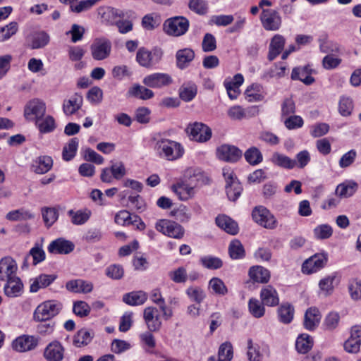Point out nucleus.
I'll return each instance as SVG.
<instances>
[{"label": "nucleus", "instance_id": "1", "mask_svg": "<svg viewBox=\"0 0 361 361\" xmlns=\"http://www.w3.org/2000/svg\"><path fill=\"white\" fill-rule=\"evenodd\" d=\"M189 173V177L186 175L184 177L178 179L174 183H173L170 189L173 192L177 198L183 202H186L190 199H192L196 195V188L197 186V180L194 179L195 173L191 174Z\"/></svg>", "mask_w": 361, "mask_h": 361}, {"label": "nucleus", "instance_id": "2", "mask_svg": "<svg viewBox=\"0 0 361 361\" xmlns=\"http://www.w3.org/2000/svg\"><path fill=\"white\" fill-rule=\"evenodd\" d=\"M156 150L160 158L168 161L179 159L185 153L182 144L167 138H161L157 140Z\"/></svg>", "mask_w": 361, "mask_h": 361}, {"label": "nucleus", "instance_id": "3", "mask_svg": "<svg viewBox=\"0 0 361 361\" xmlns=\"http://www.w3.org/2000/svg\"><path fill=\"white\" fill-rule=\"evenodd\" d=\"M62 309V304L55 300H49L40 303L35 310L33 319L37 322L51 321Z\"/></svg>", "mask_w": 361, "mask_h": 361}, {"label": "nucleus", "instance_id": "4", "mask_svg": "<svg viewBox=\"0 0 361 361\" xmlns=\"http://www.w3.org/2000/svg\"><path fill=\"white\" fill-rule=\"evenodd\" d=\"M190 22L184 16H175L168 18L163 25V29L168 35L180 37L185 35L189 29Z\"/></svg>", "mask_w": 361, "mask_h": 361}, {"label": "nucleus", "instance_id": "5", "mask_svg": "<svg viewBox=\"0 0 361 361\" xmlns=\"http://www.w3.org/2000/svg\"><path fill=\"white\" fill-rule=\"evenodd\" d=\"M223 176L226 181V192L231 201H236L243 191V186L236 175L230 168L223 169Z\"/></svg>", "mask_w": 361, "mask_h": 361}, {"label": "nucleus", "instance_id": "6", "mask_svg": "<svg viewBox=\"0 0 361 361\" xmlns=\"http://www.w3.org/2000/svg\"><path fill=\"white\" fill-rule=\"evenodd\" d=\"M253 221L262 227L273 230L277 227L278 221L274 215L264 206H256L252 211Z\"/></svg>", "mask_w": 361, "mask_h": 361}, {"label": "nucleus", "instance_id": "7", "mask_svg": "<svg viewBox=\"0 0 361 361\" xmlns=\"http://www.w3.org/2000/svg\"><path fill=\"white\" fill-rule=\"evenodd\" d=\"M185 131L192 140L200 143L209 141L212 135L211 128L202 122L190 123Z\"/></svg>", "mask_w": 361, "mask_h": 361}, {"label": "nucleus", "instance_id": "8", "mask_svg": "<svg viewBox=\"0 0 361 361\" xmlns=\"http://www.w3.org/2000/svg\"><path fill=\"white\" fill-rule=\"evenodd\" d=\"M155 228L162 234L176 239H181L185 233L181 225L169 219H159L155 224Z\"/></svg>", "mask_w": 361, "mask_h": 361}, {"label": "nucleus", "instance_id": "9", "mask_svg": "<svg viewBox=\"0 0 361 361\" xmlns=\"http://www.w3.org/2000/svg\"><path fill=\"white\" fill-rule=\"evenodd\" d=\"M327 262V253H316L304 261L301 267L302 272L305 274L316 273L325 267Z\"/></svg>", "mask_w": 361, "mask_h": 361}, {"label": "nucleus", "instance_id": "10", "mask_svg": "<svg viewBox=\"0 0 361 361\" xmlns=\"http://www.w3.org/2000/svg\"><path fill=\"white\" fill-rule=\"evenodd\" d=\"M40 341L37 336L23 334L16 338L12 342V348L19 353H25L35 350Z\"/></svg>", "mask_w": 361, "mask_h": 361}, {"label": "nucleus", "instance_id": "11", "mask_svg": "<svg viewBox=\"0 0 361 361\" xmlns=\"http://www.w3.org/2000/svg\"><path fill=\"white\" fill-rule=\"evenodd\" d=\"M262 27L267 31H277L282 25V18L279 13L274 9H263L260 15Z\"/></svg>", "mask_w": 361, "mask_h": 361}, {"label": "nucleus", "instance_id": "12", "mask_svg": "<svg viewBox=\"0 0 361 361\" xmlns=\"http://www.w3.org/2000/svg\"><path fill=\"white\" fill-rule=\"evenodd\" d=\"M46 113L45 102L38 98H34L25 104L24 117L27 121H36L42 118Z\"/></svg>", "mask_w": 361, "mask_h": 361}, {"label": "nucleus", "instance_id": "13", "mask_svg": "<svg viewBox=\"0 0 361 361\" xmlns=\"http://www.w3.org/2000/svg\"><path fill=\"white\" fill-rule=\"evenodd\" d=\"M173 82L171 75L166 73H153L142 79L144 85L153 89H162Z\"/></svg>", "mask_w": 361, "mask_h": 361}, {"label": "nucleus", "instance_id": "14", "mask_svg": "<svg viewBox=\"0 0 361 361\" xmlns=\"http://www.w3.org/2000/svg\"><path fill=\"white\" fill-rule=\"evenodd\" d=\"M216 156L219 160L236 163L241 159L243 152L235 145L223 144L216 148Z\"/></svg>", "mask_w": 361, "mask_h": 361}, {"label": "nucleus", "instance_id": "15", "mask_svg": "<svg viewBox=\"0 0 361 361\" xmlns=\"http://www.w3.org/2000/svg\"><path fill=\"white\" fill-rule=\"evenodd\" d=\"M90 51L92 56L94 60H104L110 55L111 43L107 39L97 38L91 44Z\"/></svg>", "mask_w": 361, "mask_h": 361}, {"label": "nucleus", "instance_id": "16", "mask_svg": "<svg viewBox=\"0 0 361 361\" xmlns=\"http://www.w3.org/2000/svg\"><path fill=\"white\" fill-rule=\"evenodd\" d=\"M66 349L57 340L50 342L44 348L43 357L47 361H63Z\"/></svg>", "mask_w": 361, "mask_h": 361}, {"label": "nucleus", "instance_id": "17", "mask_svg": "<svg viewBox=\"0 0 361 361\" xmlns=\"http://www.w3.org/2000/svg\"><path fill=\"white\" fill-rule=\"evenodd\" d=\"M259 298L262 302L269 307H275L280 303L279 294L271 285H266L262 288Z\"/></svg>", "mask_w": 361, "mask_h": 361}, {"label": "nucleus", "instance_id": "18", "mask_svg": "<svg viewBox=\"0 0 361 361\" xmlns=\"http://www.w3.org/2000/svg\"><path fill=\"white\" fill-rule=\"evenodd\" d=\"M18 266L16 262L10 256L0 259V281H5L16 276Z\"/></svg>", "mask_w": 361, "mask_h": 361}, {"label": "nucleus", "instance_id": "19", "mask_svg": "<svg viewBox=\"0 0 361 361\" xmlns=\"http://www.w3.org/2000/svg\"><path fill=\"white\" fill-rule=\"evenodd\" d=\"M157 312V310L153 307H146L144 310L143 318L149 331H159L161 327V321Z\"/></svg>", "mask_w": 361, "mask_h": 361}, {"label": "nucleus", "instance_id": "20", "mask_svg": "<svg viewBox=\"0 0 361 361\" xmlns=\"http://www.w3.org/2000/svg\"><path fill=\"white\" fill-rule=\"evenodd\" d=\"M249 281L252 283H267L271 278L270 271L260 265H255L248 270Z\"/></svg>", "mask_w": 361, "mask_h": 361}, {"label": "nucleus", "instance_id": "21", "mask_svg": "<svg viewBox=\"0 0 361 361\" xmlns=\"http://www.w3.org/2000/svg\"><path fill=\"white\" fill-rule=\"evenodd\" d=\"M176 66L179 70L188 68L195 57V53L191 48L178 49L175 55Z\"/></svg>", "mask_w": 361, "mask_h": 361}, {"label": "nucleus", "instance_id": "22", "mask_svg": "<svg viewBox=\"0 0 361 361\" xmlns=\"http://www.w3.org/2000/svg\"><path fill=\"white\" fill-rule=\"evenodd\" d=\"M312 73V69L310 65L298 66L293 68L290 78L293 80H300L306 85H310L315 81Z\"/></svg>", "mask_w": 361, "mask_h": 361}, {"label": "nucleus", "instance_id": "23", "mask_svg": "<svg viewBox=\"0 0 361 361\" xmlns=\"http://www.w3.org/2000/svg\"><path fill=\"white\" fill-rule=\"evenodd\" d=\"M322 319V314L316 307H309L304 316L303 326L305 329L313 331L319 326Z\"/></svg>", "mask_w": 361, "mask_h": 361}, {"label": "nucleus", "instance_id": "24", "mask_svg": "<svg viewBox=\"0 0 361 361\" xmlns=\"http://www.w3.org/2000/svg\"><path fill=\"white\" fill-rule=\"evenodd\" d=\"M74 247V244L71 241L59 238L49 243L47 250L51 254L66 255L71 252Z\"/></svg>", "mask_w": 361, "mask_h": 361}, {"label": "nucleus", "instance_id": "25", "mask_svg": "<svg viewBox=\"0 0 361 361\" xmlns=\"http://www.w3.org/2000/svg\"><path fill=\"white\" fill-rule=\"evenodd\" d=\"M285 44L286 39L283 35H274L269 43L267 59L269 61H274L283 51Z\"/></svg>", "mask_w": 361, "mask_h": 361}, {"label": "nucleus", "instance_id": "26", "mask_svg": "<svg viewBox=\"0 0 361 361\" xmlns=\"http://www.w3.org/2000/svg\"><path fill=\"white\" fill-rule=\"evenodd\" d=\"M98 13L102 21L106 25H115L118 21L117 18H123L124 13L118 9L109 6H103L98 8Z\"/></svg>", "mask_w": 361, "mask_h": 361}, {"label": "nucleus", "instance_id": "27", "mask_svg": "<svg viewBox=\"0 0 361 361\" xmlns=\"http://www.w3.org/2000/svg\"><path fill=\"white\" fill-rule=\"evenodd\" d=\"M4 291L5 295L9 298L20 296L23 292L22 281L17 276L7 280L4 287Z\"/></svg>", "mask_w": 361, "mask_h": 361}, {"label": "nucleus", "instance_id": "28", "mask_svg": "<svg viewBox=\"0 0 361 361\" xmlns=\"http://www.w3.org/2000/svg\"><path fill=\"white\" fill-rule=\"evenodd\" d=\"M56 279L57 275L56 274H41L33 279L30 286V291L37 293L39 289L50 286Z\"/></svg>", "mask_w": 361, "mask_h": 361}, {"label": "nucleus", "instance_id": "29", "mask_svg": "<svg viewBox=\"0 0 361 361\" xmlns=\"http://www.w3.org/2000/svg\"><path fill=\"white\" fill-rule=\"evenodd\" d=\"M138 83L133 84L128 90V97H132L142 100H148L154 97V92Z\"/></svg>", "mask_w": 361, "mask_h": 361}, {"label": "nucleus", "instance_id": "30", "mask_svg": "<svg viewBox=\"0 0 361 361\" xmlns=\"http://www.w3.org/2000/svg\"><path fill=\"white\" fill-rule=\"evenodd\" d=\"M82 95L75 93L70 99L64 100L63 104V113L67 116L75 114L82 107Z\"/></svg>", "mask_w": 361, "mask_h": 361}, {"label": "nucleus", "instance_id": "31", "mask_svg": "<svg viewBox=\"0 0 361 361\" xmlns=\"http://www.w3.org/2000/svg\"><path fill=\"white\" fill-rule=\"evenodd\" d=\"M216 224L227 233L235 235L238 233V224L225 214L219 215L215 219Z\"/></svg>", "mask_w": 361, "mask_h": 361}, {"label": "nucleus", "instance_id": "32", "mask_svg": "<svg viewBox=\"0 0 361 361\" xmlns=\"http://www.w3.org/2000/svg\"><path fill=\"white\" fill-rule=\"evenodd\" d=\"M295 314V308L292 304L288 302L279 304L277 309V315L279 321L284 324H288L293 320Z\"/></svg>", "mask_w": 361, "mask_h": 361}, {"label": "nucleus", "instance_id": "33", "mask_svg": "<svg viewBox=\"0 0 361 361\" xmlns=\"http://www.w3.org/2000/svg\"><path fill=\"white\" fill-rule=\"evenodd\" d=\"M197 94V86L192 81L183 83L178 90L180 99L185 102H191Z\"/></svg>", "mask_w": 361, "mask_h": 361}, {"label": "nucleus", "instance_id": "34", "mask_svg": "<svg viewBox=\"0 0 361 361\" xmlns=\"http://www.w3.org/2000/svg\"><path fill=\"white\" fill-rule=\"evenodd\" d=\"M53 166V159L49 156H40L32 165L33 171L37 174L47 173Z\"/></svg>", "mask_w": 361, "mask_h": 361}, {"label": "nucleus", "instance_id": "35", "mask_svg": "<svg viewBox=\"0 0 361 361\" xmlns=\"http://www.w3.org/2000/svg\"><path fill=\"white\" fill-rule=\"evenodd\" d=\"M29 47L32 49H41L46 47L50 41L49 34L45 31H39L30 37Z\"/></svg>", "mask_w": 361, "mask_h": 361}, {"label": "nucleus", "instance_id": "36", "mask_svg": "<svg viewBox=\"0 0 361 361\" xmlns=\"http://www.w3.org/2000/svg\"><path fill=\"white\" fill-rule=\"evenodd\" d=\"M271 161L275 166L286 169H293L296 166V161L289 157L279 152H274L271 158Z\"/></svg>", "mask_w": 361, "mask_h": 361}, {"label": "nucleus", "instance_id": "37", "mask_svg": "<svg viewBox=\"0 0 361 361\" xmlns=\"http://www.w3.org/2000/svg\"><path fill=\"white\" fill-rule=\"evenodd\" d=\"M94 334L87 329H81L73 338V345L76 348L87 345L92 340Z\"/></svg>", "mask_w": 361, "mask_h": 361}, {"label": "nucleus", "instance_id": "38", "mask_svg": "<svg viewBox=\"0 0 361 361\" xmlns=\"http://www.w3.org/2000/svg\"><path fill=\"white\" fill-rule=\"evenodd\" d=\"M147 299L146 293L142 290L132 291L124 294L123 296V301L131 306L141 305L146 302Z\"/></svg>", "mask_w": 361, "mask_h": 361}, {"label": "nucleus", "instance_id": "39", "mask_svg": "<svg viewBox=\"0 0 361 361\" xmlns=\"http://www.w3.org/2000/svg\"><path fill=\"white\" fill-rule=\"evenodd\" d=\"M354 101L353 98L347 95H341L338 100V111L343 117L350 116L354 110Z\"/></svg>", "mask_w": 361, "mask_h": 361}, {"label": "nucleus", "instance_id": "40", "mask_svg": "<svg viewBox=\"0 0 361 361\" xmlns=\"http://www.w3.org/2000/svg\"><path fill=\"white\" fill-rule=\"evenodd\" d=\"M313 344L312 336L307 334H302L296 339L295 348L299 353L305 354L312 348Z\"/></svg>", "mask_w": 361, "mask_h": 361}, {"label": "nucleus", "instance_id": "41", "mask_svg": "<svg viewBox=\"0 0 361 361\" xmlns=\"http://www.w3.org/2000/svg\"><path fill=\"white\" fill-rule=\"evenodd\" d=\"M152 331H145L139 335L140 343L145 352L154 354V348L156 347V339Z\"/></svg>", "mask_w": 361, "mask_h": 361}, {"label": "nucleus", "instance_id": "42", "mask_svg": "<svg viewBox=\"0 0 361 361\" xmlns=\"http://www.w3.org/2000/svg\"><path fill=\"white\" fill-rule=\"evenodd\" d=\"M233 356V345L230 342L223 343L219 348L218 358L210 357L208 361H231Z\"/></svg>", "mask_w": 361, "mask_h": 361}, {"label": "nucleus", "instance_id": "43", "mask_svg": "<svg viewBox=\"0 0 361 361\" xmlns=\"http://www.w3.org/2000/svg\"><path fill=\"white\" fill-rule=\"evenodd\" d=\"M92 212L88 209L84 210L80 209L76 212L71 209L68 212V215L71 219V223L74 225H82L85 224L90 218Z\"/></svg>", "mask_w": 361, "mask_h": 361}, {"label": "nucleus", "instance_id": "44", "mask_svg": "<svg viewBox=\"0 0 361 361\" xmlns=\"http://www.w3.org/2000/svg\"><path fill=\"white\" fill-rule=\"evenodd\" d=\"M35 124L39 131L43 134L51 133L56 128L55 119L50 115L45 116L43 119L38 118L35 121Z\"/></svg>", "mask_w": 361, "mask_h": 361}, {"label": "nucleus", "instance_id": "45", "mask_svg": "<svg viewBox=\"0 0 361 361\" xmlns=\"http://www.w3.org/2000/svg\"><path fill=\"white\" fill-rule=\"evenodd\" d=\"M247 306L249 312L253 317L259 319L264 316L266 305L261 300L255 298H251L248 300Z\"/></svg>", "mask_w": 361, "mask_h": 361}, {"label": "nucleus", "instance_id": "46", "mask_svg": "<svg viewBox=\"0 0 361 361\" xmlns=\"http://www.w3.org/2000/svg\"><path fill=\"white\" fill-rule=\"evenodd\" d=\"M244 157L245 161L251 166H257L263 161L262 153L255 146L250 147L245 152Z\"/></svg>", "mask_w": 361, "mask_h": 361}, {"label": "nucleus", "instance_id": "47", "mask_svg": "<svg viewBox=\"0 0 361 361\" xmlns=\"http://www.w3.org/2000/svg\"><path fill=\"white\" fill-rule=\"evenodd\" d=\"M262 90V86L258 83H253L248 86L245 91V94L248 102H253L263 100L264 96Z\"/></svg>", "mask_w": 361, "mask_h": 361}, {"label": "nucleus", "instance_id": "48", "mask_svg": "<svg viewBox=\"0 0 361 361\" xmlns=\"http://www.w3.org/2000/svg\"><path fill=\"white\" fill-rule=\"evenodd\" d=\"M229 257L232 259H241L245 256V250L239 240H233L228 245Z\"/></svg>", "mask_w": 361, "mask_h": 361}, {"label": "nucleus", "instance_id": "49", "mask_svg": "<svg viewBox=\"0 0 361 361\" xmlns=\"http://www.w3.org/2000/svg\"><path fill=\"white\" fill-rule=\"evenodd\" d=\"M358 185L355 181L339 184L336 189V194L339 197H348L352 196L357 190Z\"/></svg>", "mask_w": 361, "mask_h": 361}, {"label": "nucleus", "instance_id": "50", "mask_svg": "<svg viewBox=\"0 0 361 361\" xmlns=\"http://www.w3.org/2000/svg\"><path fill=\"white\" fill-rule=\"evenodd\" d=\"M78 147V139L73 137L63 148L62 158L66 161H71L76 155Z\"/></svg>", "mask_w": 361, "mask_h": 361}, {"label": "nucleus", "instance_id": "51", "mask_svg": "<svg viewBox=\"0 0 361 361\" xmlns=\"http://www.w3.org/2000/svg\"><path fill=\"white\" fill-rule=\"evenodd\" d=\"M200 263L204 268L210 270L219 269L224 264L221 258L212 255H206L200 257Z\"/></svg>", "mask_w": 361, "mask_h": 361}, {"label": "nucleus", "instance_id": "52", "mask_svg": "<svg viewBox=\"0 0 361 361\" xmlns=\"http://www.w3.org/2000/svg\"><path fill=\"white\" fill-rule=\"evenodd\" d=\"M147 59L149 61L147 63L149 69L157 68V65L161 61L164 56V51L161 47H154L151 50L148 49Z\"/></svg>", "mask_w": 361, "mask_h": 361}, {"label": "nucleus", "instance_id": "53", "mask_svg": "<svg viewBox=\"0 0 361 361\" xmlns=\"http://www.w3.org/2000/svg\"><path fill=\"white\" fill-rule=\"evenodd\" d=\"M336 278V273L327 276L322 279L319 282V287L320 290L325 294V295H330L333 293L334 290V282Z\"/></svg>", "mask_w": 361, "mask_h": 361}, {"label": "nucleus", "instance_id": "54", "mask_svg": "<svg viewBox=\"0 0 361 361\" xmlns=\"http://www.w3.org/2000/svg\"><path fill=\"white\" fill-rule=\"evenodd\" d=\"M42 219L47 228L51 227L58 219L59 213L54 208L46 207L42 210Z\"/></svg>", "mask_w": 361, "mask_h": 361}, {"label": "nucleus", "instance_id": "55", "mask_svg": "<svg viewBox=\"0 0 361 361\" xmlns=\"http://www.w3.org/2000/svg\"><path fill=\"white\" fill-rule=\"evenodd\" d=\"M314 236L317 240H325L331 237L333 228L329 224H321L313 230Z\"/></svg>", "mask_w": 361, "mask_h": 361}, {"label": "nucleus", "instance_id": "56", "mask_svg": "<svg viewBox=\"0 0 361 361\" xmlns=\"http://www.w3.org/2000/svg\"><path fill=\"white\" fill-rule=\"evenodd\" d=\"M188 8L194 13L204 16L208 12V4L205 0H190Z\"/></svg>", "mask_w": 361, "mask_h": 361}, {"label": "nucleus", "instance_id": "57", "mask_svg": "<svg viewBox=\"0 0 361 361\" xmlns=\"http://www.w3.org/2000/svg\"><path fill=\"white\" fill-rule=\"evenodd\" d=\"M247 357L250 361H262L263 355L259 351V346L254 344L252 340H247Z\"/></svg>", "mask_w": 361, "mask_h": 361}, {"label": "nucleus", "instance_id": "58", "mask_svg": "<svg viewBox=\"0 0 361 361\" xmlns=\"http://www.w3.org/2000/svg\"><path fill=\"white\" fill-rule=\"evenodd\" d=\"M186 294L192 301H194L199 305L201 304L206 298V295L203 289L197 286H190L187 288Z\"/></svg>", "mask_w": 361, "mask_h": 361}, {"label": "nucleus", "instance_id": "59", "mask_svg": "<svg viewBox=\"0 0 361 361\" xmlns=\"http://www.w3.org/2000/svg\"><path fill=\"white\" fill-rule=\"evenodd\" d=\"M209 288H212L213 292L219 295H225L228 293V288L224 281L217 277H214L209 281Z\"/></svg>", "mask_w": 361, "mask_h": 361}, {"label": "nucleus", "instance_id": "60", "mask_svg": "<svg viewBox=\"0 0 361 361\" xmlns=\"http://www.w3.org/2000/svg\"><path fill=\"white\" fill-rule=\"evenodd\" d=\"M135 220H132L131 214L127 210H121L118 212L114 218L116 224L121 226L133 224L138 219V216H134Z\"/></svg>", "mask_w": 361, "mask_h": 361}, {"label": "nucleus", "instance_id": "61", "mask_svg": "<svg viewBox=\"0 0 361 361\" xmlns=\"http://www.w3.org/2000/svg\"><path fill=\"white\" fill-rule=\"evenodd\" d=\"M86 98L91 104H100L103 99L102 90L97 86L91 87L87 93Z\"/></svg>", "mask_w": 361, "mask_h": 361}, {"label": "nucleus", "instance_id": "62", "mask_svg": "<svg viewBox=\"0 0 361 361\" xmlns=\"http://www.w3.org/2000/svg\"><path fill=\"white\" fill-rule=\"evenodd\" d=\"M340 322V315L336 312H330L325 317L324 326L325 329L332 331L338 326Z\"/></svg>", "mask_w": 361, "mask_h": 361}, {"label": "nucleus", "instance_id": "63", "mask_svg": "<svg viewBox=\"0 0 361 361\" xmlns=\"http://www.w3.org/2000/svg\"><path fill=\"white\" fill-rule=\"evenodd\" d=\"M106 275L114 280H119L124 275V270L121 265L114 264L109 265L105 271Z\"/></svg>", "mask_w": 361, "mask_h": 361}, {"label": "nucleus", "instance_id": "64", "mask_svg": "<svg viewBox=\"0 0 361 361\" xmlns=\"http://www.w3.org/2000/svg\"><path fill=\"white\" fill-rule=\"evenodd\" d=\"M111 74L114 78L121 81L125 78L130 77L132 72L126 65H120L113 68Z\"/></svg>", "mask_w": 361, "mask_h": 361}]
</instances>
